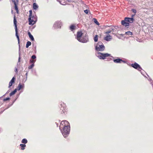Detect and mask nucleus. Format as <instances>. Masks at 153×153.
Segmentation results:
<instances>
[{"label":"nucleus","mask_w":153,"mask_h":153,"mask_svg":"<svg viewBox=\"0 0 153 153\" xmlns=\"http://www.w3.org/2000/svg\"><path fill=\"white\" fill-rule=\"evenodd\" d=\"M59 129L65 138L68 136L70 131V126L68 122L66 120L62 121L60 123Z\"/></svg>","instance_id":"obj_1"},{"label":"nucleus","mask_w":153,"mask_h":153,"mask_svg":"<svg viewBox=\"0 0 153 153\" xmlns=\"http://www.w3.org/2000/svg\"><path fill=\"white\" fill-rule=\"evenodd\" d=\"M134 21V18L126 17L125 18L124 20L121 21V24L125 27L128 26L129 25V23H132Z\"/></svg>","instance_id":"obj_2"},{"label":"nucleus","mask_w":153,"mask_h":153,"mask_svg":"<svg viewBox=\"0 0 153 153\" xmlns=\"http://www.w3.org/2000/svg\"><path fill=\"white\" fill-rule=\"evenodd\" d=\"M95 50L97 51H103L105 50V47L101 42H99L95 45Z\"/></svg>","instance_id":"obj_3"},{"label":"nucleus","mask_w":153,"mask_h":153,"mask_svg":"<svg viewBox=\"0 0 153 153\" xmlns=\"http://www.w3.org/2000/svg\"><path fill=\"white\" fill-rule=\"evenodd\" d=\"M96 56L100 59H104L106 57H109L111 54L107 53H103L100 52H97L95 53Z\"/></svg>","instance_id":"obj_4"},{"label":"nucleus","mask_w":153,"mask_h":153,"mask_svg":"<svg viewBox=\"0 0 153 153\" xmlns=\"http://www.w3.org/2000/svg\"><path fill=\"white\" fill-rule=\"evenodd\" d=\"M59 107L62 113L65 114L67 110L66 104L64 102H60Z\"/></svg>","instance_id":"obj_5"},{"label":"nucleus","mask_w":153,"mask_h":153,"mask_svg":"<svg viewBox=\"0 0 153 153\" xmlns=\"http://www.w3.org/2000/svg\"><path fill=\"white\" fill-rule=\"evenodd\" d=\"M13 22H14V24L15 25V31H16V36L17 39L18 41V43H19V36L18 34V29H17V21L16 20L15 16H14V17Z\"/></svg>","instance_id":"obj_6"},{"label":"nucleus","mask_w":153,"mask_h":153,"mask_svg":"<svg viewBox=\"0 0 153 153\" xmlns=\"http://www.w3.org/2000/svg\"><path fill=\"white\" fill-rule=\"evenodd\" d=\"M31 18V20L29 21V25H33L35 24L37 21V17L36 16H33Z\"/></svg>","instance_id":"obj_7"},{"label":"nucleus","mask_w":153,"mask_h":153,"mask_svg":"<svg viewBox=\"0 0 153 153\" xmlns=\"http://www.w3.org/2000/svg\"><path fill=\"white\" fill-rule=\"evenodd\" d=\"M131 66L133 68L137 69L139 71H140L142 70V68L136 62L131 64Z\"/></svg>","instance_id":"obj_8"},{"label":"nucleus","mask_w":153,"mask_h":153,"mask_svg":"<svg viewBox=\"0 0 153 153\" xmlns=\"http://www.w3.org/2000/svg\"><path fill=\"white\" fill-rule=\"evenodd\" d=\"M62 25V23L61 21L56 22L53 25V27L56 28H60Z\"/></svg>","instance_id":"obj_9"},{"label":"nucleus","mask_w":153,"mask_h":153,"mask_svg":"<svg viewBox=\"0 0 153 153\" xmlns=\"http://www.w3.org/2000/svg\"><path fill=\"white\" fill-rule=\"evenodd\" d=\"M82 35L83 33L82 31H79L77 32L76 38L78 41L81 38Z\"/></svg>","instance_id":"obj_10"},{"label":"nucleus","mask_w":153,"mask_h":153,"mask_svg":"<svg viewBox=\"0 0 153 153\" xmlns=\"http://www.w3.org/2000/svg\"><path fill=\"white\" fill-rule=\"evenodd\" d=\"M79 42L82 43H86L88 41V37L85 36H83L79 41Z\"/></svg>","instance_id":"obj_11"},{"label":"nucleus","mask_w":153,"mask_h":153,"mask_svg":"<svg viewBox=\"0 0 153 153\" xmlns=\"http://www.w3.org/2000/svg\"><path fill=\"white\" fill-rule=\"evenodd\" d=\"M113 61L114 63H120L122 62L124 63H126V62L125 61L123 60L122 59L118 58H117V59H114L113 60Z\"/></svg>","instance_id":"obj_12"},{"label":"nucleus","mask_w":153,"mask_h":153,"mask_svg":"<svg viewBox=\"0 0 153 153\" xmlns=\"http://www.w3.org/2000/svg\"><path fill=\"white\" fill-rule=\"evenodd\" d=\"M15 78L14 77L12 78V79L10 82L9 84L8 88H10L11 86L14 83Z\"/></svg>","instance_id":"obj_13"},{"label":"nucleus","mask_w":153,"mask_h":153,"mask_svg":"<svg viewBox=\"0 0 153 153\" xmlns=\"http://www.w3.org/2000/svg\"><path fill=\"white\" fill-rule=\"evenodd\" d=\"M112 39V37L109 34L107 35L104 38V39L107 41H110Z\"/></svg>","instance_id":"obj_14"},{"label":"nucleus","mask_w":153,"mask_h":153,"mask_svg":"<svg viewBox=\"0 0 153 153\" xmlns=\"http://www.w3.org/2000/svg\"><path fill=\"white\" fill-rule=\"evenodd\" d=\"M28 34L30 38L32 41H34V37L32 35H31V33L30 32H28Z\"/></svg>","instance_id":"obj_15"},{"label":"nucleus","mask_w":153,"mask_h":153,"mask_svg":"<svg viewBox=\"0 0 153 153\" xmlns=\"http://www.w3.org/2000/svg\"><path fill=\"white\" fill-rule=\"evenodd\" d=\"M13 2L15 5L14 7L15 10H16L17 13H18V7L17 6V4L16 3V2L15 0H14Z\"/></svg>","instance_id":"obj_16"},{"label":"nucleus","mask_w":153,"mask_h":153,"mask_svg":"<svg viewBox=\"0 0 153 153\" xmlns=\"http://www.w3.org/2000/svg\"><path fill=\"white\" fill-rule=\"evenodd\" d=\"M32 12L31 10L29 11V16L28 21L31 20V18L32 17Z\"/></svg>","instance_id":"obj_17"},{"label":"nucleus","mask_w":153,"mask_h":153,"mask_svg":"<svg viewBox=\"0 0 153 153\" xmlns=\"http://www.w3.org/2000/svg\"><path fill=\"white\" fill-rule=\"evenodd\" d=\"M24 87L23 86L21 83H19L18 86L17 87V90L18 91L20 90L22 88Z\"/></svg>","instance_id":"obj_18"},{"label":"nucleus","mask_w":153,"mask_h":153,"mask_svg":"<svg viewBox=\"0 0 153 153\" xmlns=\"http://www.w3.org/2000/svg\"><path fill=\"white\" fill-rule=\"evenodd\" d=\"M38 7V6L36 3H34L33 4V8L34 10H36Z\"/></svg>","instance_id":"obj_19"},{"label":"nucleus","mask_w":153,"mask_h":153,"mask_svg":"<svg viewBox=\"0 0 153 153\" xmlns=\"http://www.w3.org/2000/svg\"><path fill=\"white\" fill-rule=\"evenodd\" d=\"M113 31L114 32V29L113 28H111L108 31L105 32V33L108 34L111 33V32Z\"/></svg>","instance_id":"obj_20"},{"label":"nucleus","mask_w":153,"mask_h":153,"mask_svg":"<svg viewBox=\"0 0 153 153\" xmlns=\"http://www.w3.org/2000/svg\"><path fill=\"white\" fill-rule=\"evenodd\" d=\"M21 142L22 143L25 144L27 143V139L24 138L22 140Z\"/></svg>","instance_id":"obj_21"},{"label":"nucleus","mask_w":153,"mask_h":153,"mask_svg":"<svg viewBox=\"0 0 153 153\" xmlns=\"http://www.w3.org/2000/svg\"><path fill=\"white\" fill-rule=\"evenodd\" d=\"M20 146L21 147V150H24L25 149V147H26V146L25 144H21L20 145Z\"/></svg>","instance_id":"obj_22"},{"label":"nucleus","mask_w":153,"mask_h":153,"mask_svg":"<svg viewBox=\"0 0 153 153\" xmlns=\"http://www.w3.org/2000/svg\"><path fill=\"white\" fill-rule=\"evenodd\" d=\"M31 44V42L30 41H27V42L26 47V48H27L28 47L30 46Z\"/></svg>","instance_id":"obj_23"},{"label":"nucleus","mask_w":153,"mask_h":153,"mask_svg":"<svg viewBox=\"0 0 153 153\" xmlns=\"http://www.w3.org/2000/svg\"><path fill=\"white\" fill-rule=\"evenodd\" d=\"M70 29L71 30H73L75 29V26L74 25H72L70 26Z\"/></svg>","instance_id":"obj_24"},{"label":"nucleus","mask_w":153,"mask_h":153,"mask_svg":"<svg viewBox=\"0 0 153 153\" xmlns=\"http://www.w3.org/2000/svg\"><path fill=\"white\" fill-rule=\"evenodd\" d=\"M94 40L95 42H96L98 41V35H96L94 38Z\"/></svg>","instance_id":"obj_25"},{"label":"nucleus","mask_w":153,"mask_h":153,"mask_svg":"<svg viewBox=\"0 0 153 153\" xmlns=\"http://www.w3.org/2000/svg\"><path fill=\"white\" fill-rule=\"evenodd\" d=\"M94 22L97 25H100L99 23L98 22L97 20L95 19H94Z\"/></svg>","instance_id":"obj_26"},{"label":"nucleus","mask_w":153,"mask_h":153,"mask_svg":"<svg viewBox=\"0 0 153 153\" xmlns=\"http://www.w3.org/2000/svg\"><path fill=\"white\" fill-rule=\"evenodd\" d=\"M19 59H18V62L17 63V65H19V64H20L19 62L20 61V59H21V58L20 57V53H19Z\"/></svg>","instance_id":"obj_27"},{"label":"nucleus","mask_w":153,"mask_h":153,"mask_svg":"<svg viewBox=\"0 0 153 153\" xmlns=\"http://www.w3.org/2000/svg\"><path fill=\"white\" fill-rule=\"evenodd\" d=\"M36 61V60L32 59H30V63L34 64V63Z\"/></svg>","instance_id":"obj_28"},{"label":"nucleus","mask_w":153,"mask_h":153,"mask_svg":"<svg viewBox=\"0 0 153 153\" xmlns=\"http://www.w3.org/2000/svg\"><path fill=\"white\" fill-rule=\"evenodd\" d=\"M125 34L126 35H129V34L132 35V33L130 31H128V32H126Z\"/></svg>","instance_id":"obj_29"},{"label":"nucleus","mask_w":153,"mask_h":153,"mask_svg":"<svg viewBox=\"0 0 153 153\" xmlns=\"http://www.w3.org/2000/svg\"><path fill=\"white\" fill-rule=\"evenodd\" d=\"M34 66V64H32L30 66H29L28 68L29 69H30L32 68Z\"/></svg>","instance_id":"obj_30"},{"label":"nucleus","mask_w":153,"mask_h":153,"mask_svg":"<svg viewBox=\"0 0 153 153\" xmlns=\"http://www.w3.org/2000/svg\"><path fill=\"white\" fill-rule=\"evenodd\" d=\"M131 11L134 13V14H135L136 13V12H137V11H136V10L135 9H131Z\"/></svg>","instance_id":"obj_31"},{"label":"nucleus","mask_w":153,"mask_h":153,"mask_svg":"<svg viewBox=\"0 0 153 153\" xmlns=\"http://www.w3.org/2000/svg\"><path fill=\"white\" fill-rule=\"evenodd\" d=\"M15 94V92H13V91H12V92H11L10 94V96H12V95H14Z\"/></svg>","instance_id":"obj_32"},{"label":"nucleus","mask_w":153,"mask_h":153,"mask_svg":"<svg viewBox=\"0 0 153 153\" xmlns=\"http://www.w3.org/2000/svg\"><path fill=\"white\" fill-rule=\"evenodd\" d=\"M10 99V98L8 97H7L6 98L4 99L3 100L4 101H7V100H9Z\"/></svg>","instance_id":"obj_33"},{"label":"nucleus","mask_w":153,"mask_h":153,"mask_svg":"<svg viewBox=\"0 0 153 153\" xmlns=\"http://www.w3.org/2000/svg\"><path fill=\"white\" fill-rule=\"evenodd\" d=\"M31 58L32 59H34L36 58V56L35 55H33L32 56Z\"/></svg>","instance_id":"obj_34"},{"label":"nucleus","mask_w":153,"mask_h":153,"mask_svg":"<svg viewBox=\"0 0 153 153\" xmlns=\"http://www.w3.org/2000/svg\"><path fill=\"white\" fill-rule=\"evenodd\" d=\"M88 11L89 10L87 9L84 10V12L87 14L88 13Z\"/></svg>","instance_id":"obj_35"},{"label":"nucleus","mask_w":153,"mask_h":153,"mask_svg":"<svg viewBox=\"0 0 153 153\" xmlns=\"http://www.w3.org/2000/svg\"><path fill=\"white\" fill-rule=\"evenodd\" d=\"M58 1L59 3H60V4H62V5H65V4H63V3H62V2H61V1Z\"/></svg>","instance_id":"obj_36"},{"label":"nucleus","mask_w":153,"mask_h":153,"mask_svg":"<svg viewBox=\"0 0 153 153\" xmlns=\"http://www.w3.org/2000/svg\"><path fill=\"white\" fill-rule=\"evenodd\" d=\"M17 90H18L17 88V89L16 88L15 89V90L13 91L14 92H15L16 93V92Z\"/></svg>","instance_id":"obj_37"},{"label":"nucleus","mask_w":153,"mask_h":153,"mask_svg":"<svg viewBox=\"0 0 153 153\" xmlns=\"http://www.w3.org/2000/svg\"><path fill=\"white\" fill-rule=\"evenodd\" d=\"M15 72H16V73H17L18 72L17 69L16 68H15Z\"/></svg>","instance_id":"obj_38"},{"label":"nucleus","mask_w":153,"mask_h":153,"mask_svg":"<svg viewBox=\"0 0 153 153\" xmlns=\"http://www.w3.org/2000/svg\"><path fill=\"white\" fill-rule=\"evenodd\" d=\"M135 14H134V15H131V18H134V16H135Z\"/></svg>","instance_id":"obj_39"},{"label":"nucleus","mask_w":153,"mask_h":153,"mask_svg":"<svg viewBox=\"0 0 153 153\" xmlns=\"http://www.w3.org/2000/svg\"><path fill=\"white\" fill-rule=\"evenodd\" d=\"M112 26H108V25H106L105 26V27H112Z\"/></svg>","instance_id":"obj_40"},{"label":"nucleus","mask_w":153,"mask_h":153,"mask_svg":"<svg viewBox=\"0 0 153 153\" xmlns=\"http://www.w3.org/2000/svg\"><path fill=\"white\" fill-rule=\"evenodd\" d=\"M148 79L149 81H150L152 80V79L150 77H149Z\"/></svg>","instance_id":"obj_41"},{"label":"nucleus","mask_w":153,"mask_h":153,"mask_svg":"<svg viewBox=\"0 0 153 153\" xmlns=\"http://www.w3.org/2000/svg\"><path fill=\"white\" fill-rule=\"evenodd\" d=\"M10 92V90H8L6 94Z\"/></svg>","instance_id":"obj_42"},{"label":"nucleus","mask_w":153,"mask_h":153,"mask_svg":"<svg viewBox=\"0 0 153 153\" xmlns=\"http://www.w3.org/2000/svg\"><path fill=\"white\" fill-rule=\"evenodd\" d=\"M27 75H28L27 73L26 74H25V75H26V76H27Z\"/></svg>","instance_id":"obj_43"},{"label":"nucleus","mask_w":153,"mask_h":153,"mask_svg":"<svg viewBox=\"0 0 153 153\" xmlns=\"http://www.w3.org/2000/svg\"><path fill=\"white\" fill-rule=\"evenodd\" d=\"M27 76H26V78L27 79Z\"/></svg>","instance_id":"obj_44"},{"label":"nucleus","mask_w":153,"mask_h":153,"mask_svg":"<svg viewBox=\"0 0 153 153\" xmlns=\"http://www.w3.org/2000/svg\"><path fill=\"white\" fill-rule=\"evenodd\" d=\"M26 1H27L28 0H26Z\"/></svg>","instance_id":"obj_45"}]
</instances>
